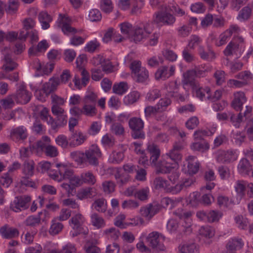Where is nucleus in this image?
Returning <instances> with one entry per match:
<instances>
[{
  "instance_id": "nucleus-1",
  "label": "nucleus",
  "mask_w": 253,
  "mask_h": 253,
  "mask_svg": "<svg viewBox=\"0 0 253 253\" xmlns=\"http://www.w3.org/2000/svg\"><path fill=\"white\" fill-rule=\"evenodd\" d=\"M128 126L131 130V136L134 139H143L145 133L143 130L144 122L140 118L133 117L128 121Z\"/></svg>"
},
{
  "instance_id": "nucleus-2",
  "label": "nucleus",
  "mask_w": 253,
  "mask_h": 253,
  "mask_svg": "<svg viewBox=\"0 0 253 253\" xmlns=\"http://www.w3.org/2000/svg\"><path fill=\"white\" fill-rule=\"evenodd\" d=\"M1 52L3 56V64L2 69L5 72H11L16 69L18 64L12 58V52L7 47H4L1 49Z\"/></svg>"
},
{
  "instance_id": "nucleus-3",
  "label": "nucleus",
  "mask_w": 253,
  "mask_h": 253,
  "mask_svg": "<svg viewBox=\"0 0 253 253\" xmlns=\"http://www.w3.org/2000/svg\"><path fill=\"white\" fill-rule=\"evenodd\" d=\"M101 155L99 147L96 145H92L85 151V163H88L90 165L97 167L99 165L98 159L101 157Z\"/></svg>"
},
{
  "instance_id": "nucleus-4",
  "label": "nucleus",
  "mask_w": 253,
  "mask_h": 253,
  "mask_svg": "<svg viewBox=\"0 0 253 253\" xmlns=\"http://www.w3.org/2000/svg\"><path fill=\"white\" fill-rule=\"evenodd\" d=\"M13 98L17 103L26 104L31 100L32 94L26 89L24 83L18 85L15 93L12 94Z\"/></svg>"
},
{
  "instance_id": "nucleus-5",
  "label": "nucleus",
  "mask_w": 253,
  "mask_h": 253,
  "mask_svg": "<svg viewBox=\"0 0 253 253\" xmlns=\"http://www.w3.org/2000/svg\"><path fill=\"white\" fill-rule=\"evenodd\" d=\"M31 200V197L28 195L16 197L11 203L10 208L17 212L25 210L29 208Z\"/></svg>"
},
{
  "instance_id": "nucleus-6",
  "label": "nucleus",
  "mask_w": 253,
  "mask_h": 253,
  "mask_svg": "<svg viewBox=\"0 0 253 253\" xmlns=\"http://www.w3.org/2000/svg\"><path fill=\"white\" fill-rule=\"evenodd\" d=\"M175 21V18L167 11H158L153 16V22L158 24L162 23L165 25H172Z\"/></svg>"
},
{
  "instance_id": "nucleus-7",
  "label": "nucleus",
  "mask_w": 253,
  "mask_h": 253,
  "mask_svg": "<svg viewBox=\"0 0 253 253\" xmlns=\"http://www.w3.org/2000/svg\"><path fill=\"white\" fill-rule=\"evenodd\" d=\"M160 236L165 240V237L162 235H160L158 232H152L148 235L146 240L149 245L153 249L157 251H164L165 250L166 247L163 243L160 242Z\"/></svg>"
},
{
  "instance_id": "nucleus-8",
  "label": "nucleus",
  "mask_w": 253,
  "mask_h": 253,
  "mask_svg": "<svg viewBox=\"0 0 253 253\" xmlns=\"http://www.w3.org/2000/svg\"><path fill=\"white\" fill-rule=\"evenodd\" d=\"M150 24L146 23L143 25V27H136L134 28L132 34L134 41L136 42L141 41L152 32Z\"/></svg>"
},
{
  "instance_id": "nucleus-9",
  "label": "nucleus",
  "mask_w": 253,
  "mask_h": 253,
  "mask_svg": "<svg viewBox=\"0 0 253 253\" xmlns=\"http://www.w3.org/2000/svg\"><path fill=\"white\" fill-rule=\"evenodd\" d=\"M234 99L232 102V106L236 111H241L243 105L247 101L245 94L243 91H237L234 94Z\"/></svg>"
},
{
  "instance_id": "nucleus-10",
  "label": "nucleus",
  "mask_w": 253,
  "mask_h": 253,
  "mask_svg": "<svg viewBox=\"0 0 253 253\" xmlns=\"http://www.w3.org/2000/svg\"><path fill=\"white\" fill-rule=\"evenodd\" d=\"M72 134L69 138V145L71 147H75L82 144L86 139V136L84 135L81 131H71Z\"/></svg>"
},
{
  "instance_id": "nucleus-11",
  "label": "nucleus",
  "mask_w": 253,
  "mask_h": 253,
  "mask_svg": "<svg viewBox=\"0 0 253 253\" xmlns=\"http://www.w3.org/2000/svg\"><path fill=\"white\" fill-rule=\"evenodd\" d=\"M244 246V242L242 239L239 237H235L230 239L226 245L227 252H235L243 248Z\"/></svg>"
},
{
  "instance_id": "nucleus-12",
  "label": "nucleus",
  "mask_w": 253,
  "mask_h": 253,
  "mask_svg": "<svg viewBox=\"0 0 253 253\" xmlns=\"http://www.w3.org/2000/svg\"><path fill=\"white\" fill-rule=\"evenodd\" d=\"M147 150L150 154V161L152 164L156 166L158 159L161 153L160 149L158 145L154 143L149 144L147 146Z\"/></svg>"
},
{
  "instance_id": "nucleus-13",
  "label": "nucleus",
  "mask_w": 253,
  "mask_h": 253,
  "mask_svg": "<svg viewBox=\"0 0 253 253\" xmlns=\"http://www.w3.org/2000/svg\"><path fill=\"white\" fill-rule=\"evenodd\" d=\"M186 160L187 162V172L190 175L196 174L198 171L200 167V163L196 160V157L189 156Z\"/></svg>"
},
{
  "instance_id": "nucleus-14",
  "label": "nucleus",
  "mask_w": 253,
  "mask_h": 253,
  "mask_svg": "<svg viewBox=\"0 0 253 253\" xmlns=\"http://www.w3.org/2000/svg\"><path fill=\"white\" fill-rule=\"evenodd\" d=\"M179 253H199V248L194 243H182L178 247Z\"/></svg>"
},
{
  "instance_id": "nucleus-15",
  "label": "nucleus",
  "mask_w": 253,
  "mask_h": 253,
  "mask_svg": "<svg viewBox=\"0 0 253 253\" xmlns=\"http://www.w3.org/2000/svg\"><path fill=\"white\" fill-rule=\"evenodd\" d=\"M0 234L5 239H10L16 237L19 235L17 229L9 227L5 224L0 228Z\"/></svg>"
},
{
  "instance_id": "nucleus-16",
  "label": "nucleus",
  "mask_w": 253,
  "mask_h": 253,
  "mask_svg": "<svg viewBox=\"0 0 253 253\" xmlns=\"http://www.w3.org/2000/svg\"><path fill=\"white\" fill-rule=\"evenodd\" d=\"M196 77L195 71L189 70L183 73L182 83L183 85H189L194 88L196 87L199 83L195 80Z\"/></svg>"
},
{
  "instance_id": "nucleus-17",
  "label": "nucleus",
  "mask_w": 253,
  "mask_h": 253,
  "mask_svg": "<svg viewBox=\"0 0 253 253\" xmlns=\"http://www.w3.org/2000/svg\"><path fill=\"white\" fill-rule=\"evenodd\" d=\"M207 97L213 103V110L214 112L220 111V107H221L220 101L221 97V91L220 89L216 90L214 91L213 95H211L209 94Z\"/></svg>"
},
{
  "instance_id": "nucleus-18",
  "label": "nucleus",
  "mask_w": 253,
  "mask_h": 253,
  "mask_svg": "<svg viewBox=\"0 0 253 253\" xmlns=\"http://www.w3.org/2000/svg\"><path fill=\"white\" fill-rule=\"evenodd\" d=\"M252 169V166L247 159H241L238 165L239 172L243 175H250Z\"/></svg>"
},
{
  "instance_id": "nucleus-19",
  "label": "nucleus",
  "mask_w": 253,
  "mask_h": 253,
  "mask_svg": "<svg viewBox=\"0 0 253 253\" xmlns=\"http://www.w3.org/2000/svg\"><path fill=\"white\" fill-rule=\"evenodd\" d=\"M60 81L58 79L51 78L48 82L43 84L42 90L47 96L56 89Z\"/></svg>"
},
{
  "instance_id": "nucleus-20",
  "label": "nucleus",
  "mask_w": 253,
  "mask_h": 253,
  "mask_svg": "<svg viewBox=\"0 0 253 253\" xmlns=\"http://www.w3.org/2000/svg\"><path fill=\"white\" fill-rule=\"evenodd\" d=\"M84 222V218L81 213L76 214L69 221V225L73 229L79 231L81 230L82 226Z\"/></svg>"
},
{
  "instance_id": "nucleus-21",
  "label": "nucleus",
  "mask_w": 253,
  "mask_h": 253,
  "mask_svg": "<svg viewBox=\"0 0 253 253\" xmlns=\"http://www.w3.org/2000/svg\"><path fill=\"white\" fill-rule=\"evenodd\" d=\"M95 195L94 188L87 187L79 190L77 194V197L78 199L83 200L87 198H92Z\"/></svg>"
},
{
  "instance_id": "nucleus-22",
  "label": "nucleus",
  "mask_w": 253,
  "mask_h": 253,
  "mask_svg": "<svg viewBox=\"0 0 253 253\" xmlns=\"http://www.w3.org/2000/svg\"><path fill=\"white\" fill-rule=\"evenodd\" d=\"M235 78L240 80L244 86L250 84L253 79V74L248 70L239 72L235 76Z\"/></svg>"
},
{
  "instance_id": "nucleus-23",
  "label": "nucleus",
  "mask_w": 253,
  "mask_h": 253,
  "mask_svg": "<svg viewBox=\"0 0 253 253\" xmlns=\"http://www.w3.org/2000/svg\"><path fill=\"white\" fill-rule=\"evenodd\" d=\"M38 18L43 29L45 30L49 28V23L52 20L50 15L45 11H42L39 13Z\"/></svg>"
},
{
  "instance_id": "nucleus-24",
  "label": "nucleus",
  "mask_w": 253,
  "mask_h": 253,
  "mask_svg": "<svg viewBox=\"0 0 253 253\" xmlns=\"http://www.w3.org/2000/svg\"><path fill=\"white\" fill-rule=\"evenodd\" d=\"M47 144L42 140H39L33 145L30 146L31 153H35L37 155H41L46 149Z\"/></svg>"
},
{
  "instance_id": "nucleus-25",
  "label": "nucleus",
  "mask_w": 253,
  "mask_h": 253,
  "mask_svg": "<svg viewBox=\"0 0 253 253\" xmlns=\"http://www.w3.org/2000/svg\"><path fill=\"white\" fill-rule=\"evenodd\" d=\"M230 117V121L232 122L233 125L238 128L240 126V124L242 122L243 116L241 113H239L237 116L232 115L231 113H222V120H226Z\"/></svg>"
},
{
  "instance_id": "nucleus-26",
  "label": "nucleus",
  "mask_w": 253,
  "mask_h": 253,
  "mask_svg": "<svg viewBox=\"0 0 253 253\" xmlns=\"http://www.w3.org/2000/svg\"><path fill=\"white\" fill-rule=\"evenodd\" d=\"M35 169V163L33 160L25 161L23 165L22 172L28 176L31 177L34 175Z\"/></svg>"
},
{
  "instance_id": "nucleus-27",
  "label": "nucleus",
  "mask_w": 253,
  "mask_h": 253,
  "mask_svg": "<svg viewBox=\"0 0 253 253\" xmlns=\"http://www.w3.org/2000/svg\"><path fill=\"white\" fill-rule=\"evenodd\" d=\"M11 135L21 140H24L28 136L27 129L23 126L17 127L13 129L11 131Z\"/></svg>"
},
{
  "instance_id": "nucleus-28",
  "label": "nucleus",
  "mask_w": 253,
  "mask_h": 253,
  "mask_svg": "<svg viewBox=\"0 0 253 253\" xmlns=\"http://www.w3.org/2000/svg\"><path fill=\"white\" fill-rule=\"evenodd\" d=\"M91 222L92 225L97 229L104 227L105 226L104 219L97 213H93L90 216Z\"/></svg>"
},
{
  "instance_id": "nucleus-29",
  "label": "nucleus",
  "mask_w": 253,
  "mask_h": 253,
  "mask_svg": "<svg viewBox=\"0 0 253 253\" xmlns=\"http://www.w3.org/2000/svg\"><path fill=\"white\" fill-rule=\"evenodd\" d=\"M56 166H61V181L64 180H69L70 181L75 174L73 169L68 168L65 165L57 164Z\"/></svg>"
},
{
  "instance_id": "nucleus-30",
  "label": "nucleus",
  "mask_w": 253,
  "mask_h": 253,
  "mask_svg": "<svg viewBox=\"0 0 253 253\" xmlns=\"http://www.w3.org/2000/svg\"><path fill=\"white\" fill-rule=\"evenodd\" d=\"M92 206L96 211L100 212H105L107 209V202L103 198L95 200Z\"/></svg>"
},
{
  "instance_id": "nucleus-31",
  "label": "nucleus",
  "mask_w": 253,
  "mask_h": 253,
  "mask_svg": "<svg viewBox=\"0 0 253 253\" xmlns=\"http://www.w3.org/2000/svg\"><path fill=\"white\" fill-rule=\"evenodd\" d=\"M140 97L138 92L134 91L126 95L123 100L124 103L126 105H129L137 101Z\"/></svg>"
},
{
  "instance_id": "nucleus-32",
  "label": "nucleus",
  "mask_w": 253,
  "mask_h": 253,
  "mask_svg": "<svg viewBox=\"0 0 253 253\" xmlns=\"http://www.w3.org/2000/svg\"><path fill=\"white\" fill-rule=\"evenodd\" d=\"M103 235L112 240H116L121 235L119 230L115 227H111L103 231Z\"/></svg>"
},
{
  "instance_id": "nucleus-33",
  "label": "nucleus",
  "mask_w": 253,
  "mask_h": 253,
  "mask_svg": "<svg viewBox=\"0 0 253 253\" xmlns=\"http://www.w3.org/2000/svg\"><path fill=\"white\" fill-rule=\"evenodd\" d=\"M67 17H66L65 15L60 14L59 15L58 20L60 21V23H63L62 27V30L65 34H68L69 33H76L77 30L75 28L72 27L70 25L64 23L67 21Z\"/></svg>"
},
{
  "instance_id": "nucleus-34",
  "label": "nucleus",
  "mask_w": 253,
  "mask_h": 253,
  "mask_svg": "<svg viewBox=\"0 0 253 253\" xmlns=\"http://www.w3.org/2000/svg\"><path fill=\"white\" fill-rule=\"evenodd\" d=\"M237 158L236 151L233 149L228 150L222 152V160L226 163H231L235 161Z\"/></svg>"
},
{
  "instance_id": "nucleus-35",
  "label": "nucleus",
  "mask_w": 253,
  "mask_h": 253,
  "mask_svg": "<svg viewBox=\"0 0 253 253\" xmlns=\"http://www.w3.org/2000/svg\"><path fill=\"white\" fill-rule=\"evenodd\" d=\"M247 183L248 182L244 180H239L236 183L235 188L237 193L238 197L240 198H242L245 195Z\"/></svg>"
},
{
  "instance_id": "nucleus-36",
  "label": "nucleus",
  "mask_w": 253,
  "mask_h": 253,
  "mask_svg": "<svg viewBox=\"0 0 253 253\" xmlns=\"http://www.w3.org/2000/svg\"><path fill=\"white\" fill-rule=\"evenodd\" d=\"M252 12V6L249 5L245 6L240 11L237 18L241 21L247 20L251 16Z\"/></svg>"
},
{
  "instance_id": "nucleus-37",
  "label": "nucleus",
  "mask_w": 253,
  "mask_h": 253,
  "mask_svg": "<svg viewBox=\"0 0 253 253\" xmlns=\"http://www.w3.org/2000/svg\"><path fill=\"white\" fill-rule=\"evenodd\" d=\"M234 220L237 226L239 229L246 230L249 225L248 219L242 215H237L235 216Z\"/></svg>"
},
{
  "instance_id": "nucleus-38",
  "label": "nucleus",
  "mask_w": 253,
  "mask_h": 253,
  "mask_svg": "<svg viewBox=\"0 0 253 253\" xmlns=\"http://www.w3.org/2000/svg\"><path fill=\"white\" fill-rule=\"evenodd\" d=\"M83 114L89 117H92L96 115L97 110L96 105L92 104L84 103L82 108Z\"/></svg>"
},
{
  "instance_id": "nucleus-39",
  "label": "nucleus",
  "mask_w": 253,
  "mask_h": 253,
  "mask_svg": "<svg viewBox=\"0 0 253 253\" xmlns=\"http://www.w3.org/2000/svg\"><path fill=\"white\" fill-rule=\"evenodd\" d=\"M169 77L168 67L166 66L160 67L155 73V78L157 80L160 79L166 80Z\"/></svg>"
},
{
  "instance_id": "nucleus-40",
  "label": "nucleus",
  "mask_w": 253,
  "mask_h": 253,
  "mask_svg": "<svg viewBox=\"0 0 253 253\" xmlns=\"http://www.w3.org/2000/svg\"><path fill=\"white\" fill-rule=\"evenodd\" d=\"M193 89L196 92V96L199 98L201 100H203L205 98V93H206L209 95L210 93L211 89L209 87L206 88L200 87L199 84L197 85V86L193 88Z\"/></svg>"
},
{
  "instance_id": "nucleus-41",
  "label": "nucleus",
  "mask_w": 253,
  "mask_h": 253,
  "mask_svg": "<svg viewBox=\"0 0 253 253\" xmlns=\"http://www.w3.org/2000/svg\"><path fill=\"white\" fill-rule=\"evenodd\" d=\"M83 184L87 183L93 185L96 182L95 176L90 171H87L81 174Z\"/></svg>"
},
{
  "instance_id": "nucleus-42",
  "label": "nucleus",
  "mask_w": 253,
  "mask_h": 253,
  "mask_svg": "<svg viewBox=\"0 0 253 253\" xmlns=\"http://www.w3.org/2000/svg\"><path fill=\"white\" fill-rule=\"evenodd\" d=\"M121 31L123 34L129 37L132 35L134 28L132 25L128 22H124L120 24Z\"/></svg>"
},
{
  "instance_id": "nucleus-43",
  "label": "nucleus",
  "mask_w": 253,
  "mask_h": 253,
  "mask_svg": "<svg viewBox=\"0 0 253 253\" xmlns=\"http://www.w3.org/2000/svg\"><path fill=\"white\" fill-rule=\"evenodd\" d=\"M112 133L117 136H122L125 134V128L119 123H113L110 128Z\"/></svg>"
},
{
  "instance_id": "nucleus-44",
  "label": "nucleus",
  "mask_w": 253,
  "mask_h": 253,
  "mask_svg": "<svg viewBox=\"0 0 253 253\" xmlns=\"http://www.w3.org/2000/svg\"><path fill=\"white\" fill-rule=\"evenodd\" d=\"M70 157L78 164H83L85 163L84 153L82 151H73L70 153Z\"/></svg>"
},
{
  "instance_id": "nucleus-45",
  "label": "nucleus",
  "mask_w": 253,
  "mask_h": 253,
  "mask_svg": "<svg viewBox=\"0 0 253 253\" xmlns=\"http://www.w3.org/2000/svg\"><path fill=\"white\" fill-rule=\"evenodd\" d=\"M96 243V241H95L94 242L90 241L87 242L84 246L85 253H100V249L95 245Z\"/></svg>"
},
{
  "instance_id": "nucleus-46",
  "label": "nucleus",
  "mask_w": 253,
  "mask_h": 253,
  "mask_svg": "<svg viewBox=\"0 0 253 253\" xmlns=\"http://www.w3.org/2000/svg\"><path fill=\"white\" fill-rule=\"evenodd\" d=\"M210 148L209 144L207 142H194L191 145V148L194 151L204 152L208 150Z\"/></svg>"
},
{
  "instance_id": "nucleus-47",
  "label": "nucleus",
  "mask_w": 253,
  "mask_h": 253,
  "mask_svg": "<svg viewBox=\"0 0 253 253\" xmlns=\"http://www.w3.org/2000/svg\"><path fill=\"white\" fill-rule=\"evenodd\" d=\"M199 234L207 238H211L214 235V230L209 226H202L199 229Z\"/></svg>"
},
{
  "instance_id": "nucleus-48",
  "label": "nucleus",
  "mask_w": 253,
  "mask_h": 253,
  "mask_svg": "<svg viewBox=\"0 0 253 253\" xmlns=\"http://www.w3.org/2000/svg\"><path fill=\"white\" fill-rule=\"evenodd\" d=\"M63 228V225L56 220H52V224L49 230V233L51 235L58 234Z\"/></svg>"
},
{
  "instance_id": "nucleus-49",
  "label": "nucleus",
  "mask_w": 253,
  "mask_h": 253,
  "mask_svg": "<svg viewBox=\"0 0 253 253\" xmlns=\"http://www.w3.org/2000/svg\"><path fill=\"white\" fill-rule=\"evenodd\" d=\"M127 89V84L126 82H120L119 84H115L113 86V92L120 95L124 93Z\"/></svg>"
},
{
  "instance_id": "nucleus-50",
  "label": "nucleus",
  "mask_w": 253,
  "mask_h": 253,
  "mask_svg": "<svg viewBox=\"0 0 253 253\" xmlns=\"http://www.w3.org/2000/svg\"><path fill=\"white\" fill-rule=\"evenodd\" d=\"M19 6V2L17 0H9L7 6H5L6 12L9 14H13L16 12Z\"/></svg>"
},
{
  "instance_id": "nucleus-51",
  "label": "nucleus",
  "mask_w": 253,
  "mask_h": 253,
  "mask_svg": "<svg viewBox=\"0 0 253 253\" xmlns=\"http://www.w3.org/2000/svg\"><path fill=\"white\" fill-rule=\"evenodd\" d=\"M149 190L148 187L137 189L135 193V197L140 201H145L148 199Z\"/></svg>"
},
{
  "instance_id": "nucleus-52",
  "label": "nucleus",
  "mask_w": 253,
  "mask_h": 253,
  "mask_svg": "<svg viewBox=\"0 0 253 253\" xmlns=\"http://www.w3.org/2000/svg\"><path fill=\"white\" fill-rule=\"evenodd\" d=\"M100 8L106 13H110L113 9L111 0H101L100 1Z\"/></svg>"
},
{
  "instance_id": "nucleus-53",
  "label": "nucleus",
  "mask_w": 253,
  "mask_h": 253,
  "mask_svg": "<svg viewBox=\"0 0 253 253\" xmlns=\"http://www.w3.org/2000/svg\"><path fill=\"white\" fill-rule=\"evenodd\" d=\"M166 156L176 164H177L182 158L180 153L175 150H173L172 148L169 152L166 153Z\"/></svg>"
},
{
  "instance_id": "nucleus-54",
  "label": "nucleus",
  "mask_w": 253,
  "mask_h": 253,
  "mask_svg": "<svg viewBox=\"0 0 253 253\" xmlns=\"http://www.w3.org/2000/svg\"><path fill=\"white\" fill-rule=\"evenodd\" d=\"M97 98V96L94 92L92 91L88 92L84 97V103L96 105Z\"/></svg>"
},
{
  "instance_id": "nucleus-55",
  "label": "nucleus",
  "mask_w": 253,
  "mask_h": 253,
  "mask_svg": "<svg viewBox=\"0 0 253 253\" xmlns=\"http://www.w3.org/2000/svg\"><path fill=\"white\" fill-rule=\"evenodd\" d=\"M173 214L180 219H189L191 216V212L189 211L184 210L183 209H178L173 212Z\"/></svg>"
},
{
  "instance_id": "nucleus-56",
  "label": "nucleus",
  "mask_w": 253,
  "mask_h": 253,
  "mask_svg": "<svg viewBox=\"0 0 253 253\" xmlns=\"http://www.w3.org/2000/svg\"><path fill=\"white\" fill-rule=\"evenodd\" d=\"M157 173H170L172 169V167L167 166L164 162L156 163Z\"/></svg>"
},
{
  "instance_id": "nucleus-57",
  "label": "nucleus",
  "mask_w": 253,
  "mask_h": 253,
  "mask_svg": "<svg viewBox=\"0 0 253 253\" xmlns=\"http://www.w3.org/2000/svg\"><path fill=\"white\" fill-rule=\"evenodd\" d=\"M172 84L174 86V90L173 91H169L168 93L169 95L173 97L180 101H184L185 100V97L179 92L176 83H173Z\"/></svg>"
},
{
  "instance_id": "nucleus-58",
  "label": "nucleus",
  "mask_w": 253,
  "mask_h": 253,
  "mask_svg": "<svg viewBox=\"0 0 253 253\" xmlns=\"http://www.w3.org/2000/svg\"><path fill=\"white\" fill-rule=\"evenodd\" d=\"M26 226L35 227L41 223V217L39 216H30L24 222Z\"/></svg>"
},
{
  "instance_id": "nucleus-59",
  "label": "nucleus",
  "mask_w": 253,
  "mask_h": 253,
  "mask_svg": "<svg viewBox=\"0 0 253 253\" xmlns=\"http://www.w3.org/2000/svg\"><path fill=\"white\" fill-rule=\"evenodd\" d=\"M88 17L91 21L97 22L101 20L102 15L100 11L97 9H92L89 12Z\"/></svg>"
},
{
  "instance_id": "nucleus-60",
  "label": "nucleus",
  "mask_w": 253,
  "mask_h": 253,
  "mask_svg": "<svg viewBox=\"0 0 253 253\" xmlns=\"http://www.w3.org/2000/svg\"><path fill=\"white\" fill-rule=\"evenodd\" d=\"M124 159V154L121 152H113L111 155L109 161L113 164H118Z\"/></svg>"
},
{
  "instance_id": "nucleus-61",
  "label": "nucleus",
  "mask_w": 253,
  "mask_h": 253,
  "mask_svg": "<svg viewBox=\"0 0 253 253\" xmlns=\"http://www.w3.org/2000/svg\"><path fill=\"white\" fill-rule=\"evenodd\" d=\"M159 112H161L160 108L156 105L155 106H148L144 109L145 116L146 118H150Z\"/></svg>"
},
{
  "instance_id": "nucleus-62",
  "label": "nucleus",
  "mask_w": 253,
  "mask_h": 253,
  "mask_svg": "<svg viewBox=\"0 0 253 253\" xmlns=\"http://www.w3.org/2000/svg\"><path fill=\"white\" fill-rule=\"evenodd\" d=\"M76 249L74 245L68 243L63 247L62 251L52 250L51 253H76Z\"/></svg>"
},
{
  "instance_id": "nucleus-63",
  "label": "nucleus",
  "mask_w": 253,
  "mask_h": 253,
  "mask_svg": "<svg viewBox=\"0 0 253 253\" xmlns=\"http://www.w3.org/2000/svg\"><path fill=\"white\" fill-rule=\"evenodd\" d=\"M44 153L48 157L54 158L58 156V151L55 146L48 144L45 150Z\"/></svg>"
},
{
  "instance_id": "nucleus-64",
  "label": "nucleus",
  "mask_w": 253,
  "mask_h": 253,
  "mask_svg": "<svg viewBox=\"0 0 253 253\" xmlns=\"http://www.w3.org/2000/svg\"><path fill=\"white\" fill-rule=\"evenodd\" d=\"M99 43L96 40H95L88 42L84 47V50L85 51L92 53L94 52L95 50L99 47Z\"/></svg>"
}]
</instances>
